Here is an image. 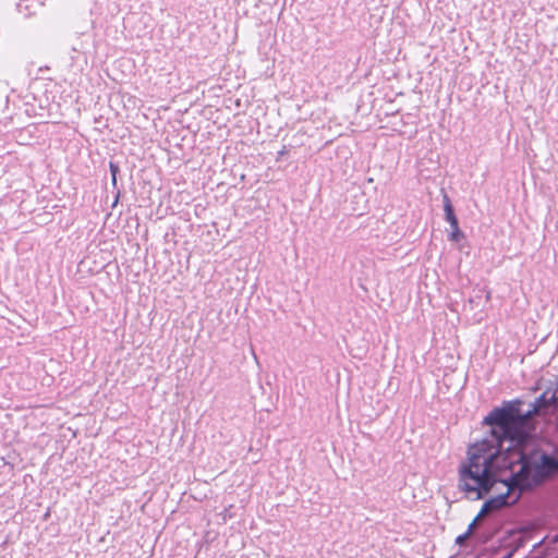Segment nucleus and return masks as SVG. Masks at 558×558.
I'll return each mask as SVG.
<instances>
[{"instance_id":"1","label":"nucleus","mask_w":558,"mask_h":558,"mask_svg":"<svg viewBox=\"0 0 558 558\" xmlns=\"http://www.w3.org/2000/svg\"><path fill=\"white\" fill-rule=\"evenodd\" d=\"M521 402H508L492 410L483 420L489 432L468 448L466 461L459 471V486L466 497L483 499L494 493L483 512L495 505H513L522 493L558 474V459L538 449L531 424L532 413L549 407L558 410V385L546 390L522 411Z\"/></svg>"},{"instance_id":"2","label":"nucleus","mask_w":558,"mask_h":558,"mask_svg":"<svg viewBox=\"0 0 558 558\" xmlns=\"http://www.w3.org/2000/svg\"><path fill=\"white\" fill-rule=\"evenodd\" d=\"M442 201L446 220L449 222L451 227V232L449 233L448 238L452 242H458L464 238V234L459 228L458 219L454 215L453 207L449 196L447 194H444Z\"/></svg>"},{"instance_id":"3","label":"nucleus","mask_w":558,"mask_h":558,"mask_svg":"<svg viewBox=\"0 0 558 558\" xmlns=\"http://www.w3.org/2000/svg\"><path fill=\"white\" fill-rule=\"evenodd\" d=\"M488 495H492L482 506V509L481 511L478 512V514L475 517V519L470 523L466 532L462 535H459L457 538H456V543L459 544V545H462L464 543V541L472 534L475 525H476V522L483 518L484 515L488 514L489 512L494 511V510H497V509H500L501 507H504L505 505H495V506H490L486 509L485 512L484 509H485V506L493 499V497L495 496L494 493H489Z\"/></svg>"},{"instance_id":"4","label":"nucleus","mask_w":558,"mask_h":558,"mask_svg":"<svg viewBox=\"0 0 558 558\" xmlns=\"http://www.w3.org/2000/svg\"><path fill=\"white\" fill-rule=\"evenodd\" d=\"M109 169H110V172H111L112 184L116 185L117 184V174L119 172V167H118V165H116L113 162H110L109 163Z\"/></svg>"}]
</instances>
